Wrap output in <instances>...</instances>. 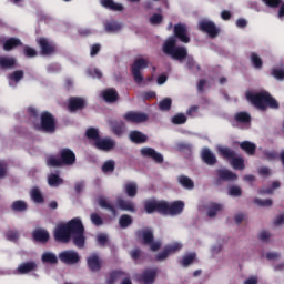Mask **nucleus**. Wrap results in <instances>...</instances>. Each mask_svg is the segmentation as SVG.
Masks as SVG:
<instances>
[{"label":"nucleus","instance_id":"f257e3e1","mask_svg":"<svg viewBox=\"0 0 284 284\" xmlns=\"http://www.w3.org/2000/svg\"><path fill=\"white\" fill-rule=\"evenodd\" d=\"M57 243H69L72 240L78 250L85 247V226L80 217H73L67 223L58 224L53 231Z\"/></svg>","mask_w":284,"mask_h":284},{"label":"nucleus","instance_id":"f03ea898","mask_svg":"<svg viewBox=\"0 0 284 284\" xmlns=\"http://www.w3.org/2000/svg\"><path fill=\"white\" fill-rule=\"evenodd\" d=\"M174 37H169L162 44V52L166 57L183 63L187 59V48L176 45V39L182 43H190L191 39L187 34V27L183 23L174 26Z\"/></svg>","mask_w":284,"mask_h":284},{"label":"nucleus","instance_id":"7ed1b4c3","mask_svg":"<svg viewBox=\"0 0 284 284\" xmlns=\"http://www.w3.org/2000/svg\"><path fill=\"white\" fill-rule=\"evenodd\" d=\"M245 97L246 100L254 105V108H257V110H261L262 112H265L267 108H271V110H278V108H281L278 101L275 100V98L272 97L268 91H260L257 93L247 91Z\"/></svg>","mask_w":284,"mask_h":284},{"label":"nucleus","instance_id":"20e7f679","mask_svg":"<svg viewBox=\"0 0 284 284\" xmlns=\"http://www.w3.org/2000/svg\"><path fill=\"white\" fill-rule=\"evenodd\" d=\"M77 163V154L69 148L60 150V158L51 155L47 159L48 168H63L74 165Z\"/></svg>","mask_w":284,"mask_h":284},{"label":"nucleus","instance_id":"39448f33","mask_svg":"<svg viewBox=\"0 0 284 284\" xmlns=\"http://www.w3.org/2000/svg\"><path fill=\"white\" fill-rule=\"evenodd\" d=\"M39 130L45 132V134H54L57 132V119L52 113L43 111L40 114Z\"/></svg>","mask_w":284,"mask_h":284},{"label":"nucleus","instance_id":"423d86ee","mask_svg":"<svg viewBox=\"0 0 284 284\" xmlns=\"http://www.w3.org/2000/svg\"><path fill=\"white\" fill-rule=\"evenodd\" d=\"M217 152L223 159H229L231 161V165L234 170H245V160L243 158H236V152L232 149L220 146Z\"/></svg>","mask_w":284,"mask_h":284},{"label":"nucleus","instance_id":"0eeeda50","mask_svg":"<svg viewBox=\"0 0 284 284\" xmlns=\"http://www.w3.org/2000/svg\"><path fill=\"white\" fill-rule=\"evenodd\" d=\"M37 43L40 48V54L42 57H52L57 54V44L45 37H40L37 39Z\"/></svg>","mask_w":284,"mask_h":284},{"label":"nucleus","instance_id":"6e6552de","mask_svg":"<svg viewBox=\"0 0 284 284\" xmlns=\"http://www.w3.org/2000/svg\"><path fill=\"white\" fill-rule=\"evenodd\" d=\"M138 236H142L143 245H149L151 252H159L161 250V242H154L152 230L138 231Z\"/></svg>","mask_w":284,"mask_h":284},{"label":"nucleus","instance_id":"1a4fd4ad","mask_svg":"<svg viewBox=\"0 0 284 284\" xmlns=\"http://www.w3.org/2000/svg\"><path fill=\"white\" fill-rule=\"evenodd\" d=\"M183 210H185V202L178 200L171 203L164 201V211L163 214L165 216H179V214H183Z\"/></svg>","mask_w":284,"mask_h":284},{"label":"nucleus","instance_id":"9d476101","mask_svg":"<svg viewBox=\"0 0 284 284\" xmlns=\"http://www.w3.org/2000/svg\"><path fill=\"white\" fill-rule=\"evenodd\" d=\"M145 68H148V60L143 58L134 60L131 67V73L133 75L135 83H143V75L141 74V70H145Z\"/></svg>","mask_w":284,"mask_h":284},{"label":"nucleus","instance_id":"9b49d317","mask_svg":"<svg viewBox=\"0 0 284 284\" xmlns=\"http://www.w3.org/2000/svg\"><path fill=\"white\" fill-rule=\"evenodd\" d=\"M197 28L200 32L209 34L211 39H216V37H219V33L221 32V30L216 27L214 21L210 20H201L197 24Z\"/></svg>","mask_w":284,"mask_h":284},{"label":"nucleus","instance_id":"f8f14e48","mask_svg":"<svg viewBox=\"0 0 284 284\" xmlns=\"http://www.w3.org/2000/svg\"><path fill=\"white\" fill-rule=\"evenodd\" d=\"M58 258L64 265H77V263H80L81 261V256L79 255V253L73 250L62 251L61 253H59Z\"/></svg>","mask_w":284,"mask_h":284},{"label":"nucleus","instance_id":"ddd939ff","mask_svg":"<svg viewBox=\"0 0 284 284\" xmlns=\"http://www.w3.org/2000/svg\"><path fill=\"white\" fill-rule=\"evenodd\" d=\"M163 211H165L164 201H156L155 199H150L144 201V212L146 214H154V212H158V214H163Z\"/></svg>","mask_w":284,"mask_h":284},{"label":"nucleus","instance_id":"4468645a","mask_svg":"<svg viewBox=\"0 0 284 284\" xmlns=\"http://www.w3.org/2000/svg\"><path fill=\"white\" fill-rule=\"evenodd\" d=\"M140 154L144 159H152V161H154V163H158V164H161L164 161L163 154L156 152V150L150 146L142 148L140 150Z\"/></svg>","mask_w":284,"mask_h":284},{"label":"nucleus","instance_id":"2eb2a0df","mask_svg":"<svg viewBox=\"0 0 284 284\" xmlns=\"http://www.w3.org/2000/svg\"><path fill=\"white\" fill-rule=\"evenodd\" d=\"M123 119L126 120L128 123H145L149 116L148 113L129 111Z\"/></svg>","mask_w":284,"mask_h":284},{"label":"nucleus","instance_id":"dca6fc26","mask_svg":"<svg viewBox=\"0 0 284 284\" xmlns=\"http://www.w3.org/2000/svg\"><path fill=\"white\" fill-rule=\"evenodd\" d=\"M87 103L85 99L79 97L69 98L68 110L71 112H77L79 110H84Z\"/></svg>","mask_w":284,"mask_h":284},{"label":"nucleus","instance_id":"f3484780","mask_svg":"<svg viewBox=\"0 0 284 284\" xmlns=\"http://www.w3.org/2000/svg\"><path fill=\"white\" fill-rule=\"evenodd\" d=\"M109 125L111 128L112 134L118 138L123 136V134L125 133V122L121 120H111L109 121Z\"/></svg>","mask_w":284,"mask_h":284},{"label":"nucleus","instance_id":"a211bd4d","mask_svg":"<svg viewBox=\"0 0 284 284\" xmlns=\"http://www.w3.org/2000/svg\"><path fill=\"white\" fill-rule=\"evenodd\" d=\"M201 159L206 165H216V154H214L210 148H203L201 151Z\"/></svg>","mask_w":284,"mask_h":284},{"label":"nucleus","instance_id":"6ab92c4d","mask_svg":"<svg viewBox=\"0 0 284 284\" xmlns=\"http://www.w3.org/2000/svg\"><path fill=\"white\" fill-rule=\"evenodd\" d=\"M94 145L98 150H102L103 152H110V150H113L115 142L110 138H100L97 142H94Z\"/></svg>","mask_w":284,"mask_h":284},{"label":"nucleus","instance_id":"aec40b11","mask_svg":"<svg viewBox=\"0 0 284 284\" xmlns=\"http://www.w3.org/2000/svg\"><path fill=\"white\" fill-rule=\"evenodd\" d=\"M21 45H23V42H21V39L17 37H11L3 42L2 48L4 52H11V50H16V48H21Z\"/></svg>","mask_w":284,"mask_h":284},{"label":"nucleus","instance_id":"412c9836","mask_svg":"<svg viewBox=\"0 0 284 284\" xmlns=\"http://www.w3.org/2000/svg\"><path fill=\"white\" fill-rule=\"evenodd\" d=\"M129 139L131 141V143H135L136 145H141L143 143H148V135L144 134L141 131H131L129 133Z\"/></svg>","mask_w":284,"mask_h":284},{"label":"nucleus","instance_id":"4be33fe9","mask_svg":"<svg viewBox=\"0 0 284 284\" xmlns=\"http://www.w3.org/2000/svg\"><path fill=\"white\" fill-rule=\"evenodd\" d=\"M17 65V58L0 55V70H12Z\"/></svg>","mask_w":284,"mask_h":284},{"label":"nucleus","instance_id":"5701e85b","mask_svg":"<svg viewBox=\"0 0 284 284\" xmlns=\"http://www.w3.org/2000/svg\"><path fill=\"white\" fill-rule=\"evenodd\" d=\"M156 278V271L155 270H145L141 275L138 276L140 283L144 284H152Z\"/></svg>","mask_w":284,"mask_h":284},{"label":"nucleus","instance_id":"b1692460","mask_svg":"<svg viewBox=\"0 0 284 284\" xmlns=\"http://www.w3.org/2000/svg\"><path fill=\"white\" fill-rule=\"evenodd\" d=\"M87 265L90 272H99L102 267L101 258H99V255L93 254L87 258Z\"/></svg>","mask_w":284,"mask_h":284},{"label":"nucleus","instance_id":"393cba45","mask_svg":"<svg viewBox=\"0 0 284 284\" xmlns=\"http://www.w3.org/2000/svg\"><path fill=\"white\" fill-rule=\"evenodd\" d=\"M32 236L38 243H48L50 241V233L45 229H36L32 232Z\"/></svg>","mask_w":284,"mask_h":284},{"label":"nucleus","instance_id":"a878e982","mask_svg":"<svg viewBox=\"0 0 284 284\" xmlns=\"http://www.w3.org/2000/svg\"><path fill=\"white\" fill-rule=\"evenodd\" d=\"M102 98L105 103H116L119 101V92H116V89L110 88L102 92Z\"/></svg>","mask_w":284,"mask_h":284},{"label":"nucleus","instance_id":"bb28decb","mask_svg":"<svg viewBox=\"0 0 284 284\" xmlns=\"http://www.w3.org/2000/svg\"><path fill=\"white\" fill-rule=\"evenodd\" d=\"M37 262L29 261L20 264L17 268L19 274H30V272H37Z\"/></svg>","mask_w":284,"mask_h":284},{"label":"nucleus","instance_id":"cd10ccee","mask_svg":"<svg viewBox=\"0 0 284 284\" xmlns=\"http://www.w3.org/2000/svg\"><path fill=\"white\" fill-rule=\"evenodd\" d=\"M216 174L221 181H236L239 179V175L236 173L227 170V169H219L216 170Z\"/></svg>","mask_w":284,"mask_h":284},{"label":"nucleus","instance_id":"c85d7f7f","mask_svg":"<svg viewBox=\"0 0 284 284\" xmlns=\"http://www.w3.org/2000/svg\"><path fill=\"white\" fill-rule=\"evenodd\" d=\"M118 207L122 210L123 212H136V206L134 205V202L123 200V199H118L116 200Z\"/></svg>","mask_w":284,"mask_h":284},{"label":"nucleus","instance_id":"c756f323","mask_svg":"<svg viewBox=\"0 0 284 284\" xmlns=\"http://www.w3.org/2000/svg\"><path fill=\"white\" fill-rule=\"evenodd\" d=\"M234 121L241 123L242 125H247L252 123V115L245 111H240L235 113Z\"/></svg>","mask_w":284,"mask_h":284},{"label":"nucleus","instance_id":"7c9ffc66","mask_svg":"<svg viewBox=\"0 0 284 284\" xmlns=\"http://www.w3.org/2000/svg\"><path fill=\"white\" fill-rule=\"evenodd\" d=\"M101 6L106 10H112V12L123 11V4L116 3L114 0H101Z\"/></svg>","mask_w":284,"mask_h":284},{"label":"nucleus","instance_id":"2f4dec72","mask_svg":"<svg viewBox=\"0 0 284 284\" xmlns=\"http://www.w3.org/2000/svg\"><path fill=\"white\" fill-rule=\"evenodd\" d=\"M48 185H50V187H59L63 185V178H61L59 173H50L48 175Z\"/></svg>","mask_w":284,"mask_h":284},{"label":"nucleus","instance_id":"473e14b6","mask_svg":"<svg viewBox=\"0 0 284 284\" xmlns=\"http://www.w3.org/2000/svg\"><path fill=\"white\" fill-rule=\"evenodd\" d=\"M98 204L100 205V207H102V210H108L109 212H111V214H113V216H116V214H118L116 207H114V205L112 203H110L108 201V199L99 197Z\"/></svg>","mask_w":284,"mask_h":284},{"label":"nucleus","instance_id":"72a5a7b5","mask_svg":"<svg viewBox=\"0 0 284 284\" xmlns=\"http://www.w3.org/2000/svg\"><path fill=\"white\" fill-rule=\"evenodd\" d=\"M240 148H241V150H243V152H246V154H248V156H254V154H256V144H254L250 141L241 142Z\"/></svg>","mask_w":284,"mask_h":284},{"label":"nucleus","instance_id":"f704fd0d","mask_svg":"<svg viewBox=\"0 0 284 284\" xmlns=\"http://www.w3.org/2000/svg\"><path fill=\"white\" fill-rule=\"evenodd\" d=\"M30 196L34 203H45V197H43V194L41 193L39 186H34L33 189H31Z\"/></svg>","mask_w":284,"mask_h":284},{"label":"nucleus","instance_id":"c9c22d12","mask_svg":"<svg viewBox=\"0 0 284 284\" xmlns=\"http://www.w3.org/2000/svg\"><path fill=\"white\" fill-rule=\"evenodd\" d=\"M124 192L126 196H129L130 199H134V196L139 194V186H136V183L134 182H129L124 186Z\"/></svg>","mask_w":284,"mask_h":284},{"label":"nucleus","instance_id":"e433bc0d","mask_svg":"<svg viewBox=\"0 0 284 284\" xmlns=\"http://www.w3.org/2000/svg\"><path fill=\"white\" fill-rule=\"evenodd\" d=\"M194 261H196V254L193 253H189L186 255H184L180 261V265H182V267H190V265H192L194 263Z\"/></svg>","mask_w":284,"mask_h":284},{"label":"nucleus","instance_id":"4c0bfd02","mask_svg":"<svg viewBox=\"0 0 284 284\" xmlns=\"http://www.w3.org/2000/svg\"><path fill=\"white\" fill-rule=\"evenodd\" d=\"M42 263H49V265H57L59 263V257L52 252H45L41 257Z\"/></svg>","mask_w":284,"mask_h":284},{"label":"nucleus","instance_id":"58836bf2","mask_svg":"<svg viewBox=\"0 0 284 284\" xmlns=\"http://www.w3.org/2000/svg\"><path fill=\"white\" fill-rule=\"evenodd\" d=\"M178 181L182 187H185V190H194V181L187 178V175H180Z\"/></svg>","mask_w":284,"mask_h":284},{"label":"nucleus","instance_id":"ea45409f","mask_svg":"<svg viewBox=\"0 0 284 284\" xmlns=\"http://www.w3.org/2000/svg\"><path fill=\"white\" fill-rule=\"evenodd\" d=\"M132 223H134V220L131 215L122 214L119 219V225L122 230H128Z\"/></svg>","mask_w":284,"mask_h":284},{"label":"nucleus","instance_id":"a19ab883","mask_svg":"<svg viewBox=\"0 0 284 284\" xmlns=\"http://www.w3.org/2000/svg\"><path fill=\"white\" fill-rule=\"evenodd\" d=\"M125 276V273L122 271H112L109 274V277L106 278V284H114L116 283L120 278H123Z\"/></svg>","mask_w":284,"mask_h":284},{"label":"nucleus","instance_id":"79ce46f5","mask_svg":"<svg viewBox=\"0 0 284 284\" xmlns=\"http://www.w3.org/2000/svg\"><path fill=\"white\" fill-rule=\"evenodd\" d=\"M12 212H26L28 210V203L23 200H17L11 204Z\"/></svg>","mask_w":284,"mask_h":284},{"label":"nucleus","instance_id":"37998d69","mask_svg":"<svg viewBox=\"0 0 284 284\" xmlns=\"http://www.w3.org/2000/svg\"><path fill=\"white\" fill-rule=\"evenodd\" d=\"M250 60L255 70L263 69V59H261V57H258L256 52L251 53Z\"/></svg>","mask_w":284,"mask_h":284},{"label":"nucleus","instance_id":"c03bdc74","mask_svg":"<svg viewBox=\"0 0 284 284\" xmlns=\"http://www.w3.org/2000/svg\"><path fill=\"white\" fill-rule=\"evenodd\" d=\"M221 210H223V206L221 204L212 203L207 209V216L210 219H214V216H216V214H219V212H221Z\"/></svg>","mask_w":284,"mask_h":284},{"label":"nucleus","instance_id":"a18cd8bd","mask_svg":"<svg viewBox=\"0 0 284 284\" xmlns=\"http://www.w3.org/2000/svg\"><path fill=\"white\" fill-rule=\"evenodd\" d=\"M87 139H91L92 141H99L101 139V135H99V130L95 128H89L85 132Z\"/></svg>","mask_w":284,"mask_h":284},{"label":"nucleus","instance_id":"49530a36","mask_svg":"<svg viewBox=\"0 0 284 284\" xmlns=\"http://www.w3.org/2000/svg\"><path fill=\"white\" fill-rule=\"evenodd\" d=\"M23 70H16L11 74H9V81H13L14 83H19L24 77Z\"/></svg>","mask_w":284,"mask_h":284},{"label":"nucleus","instance_id":"de8ad7c7","mask_svg":"<svg viewBox=\"0 0 284 284\" xmlns=\"http://www.w3.org/2000/svg\"><path fill=\"white\" fill-rule=\"evenodd\" d=\"M172 123L174 125H183L184 123H187V116L183 113H178L172 118Z\"/></svg>","mask_w":284,"mask_h":284},{"label":"nucleus","instance_id":"09e8293b","mask_svg":"<svg viewBox=\"0 0 284 284\" xmlns=\"http://www.w3.org/2000/svg\"><path fill=\"white\" fill-rule=\"evenodd\" d=\"M116 168V163L114 162V160H109L105 161L102 165V172H104L105 174L108 172H114V169Z\"/></svg>","mask_w":284,"mask_h":284},{"label":"nucleus","instance_id":"8fccbe9b","mask_svg":"<svg viewBox=\"0 0 284 284\" xmlns=\"http://www.w3.org/2000/svg\"><path fill=\"white\" fill-rule=\"evenodd\" d=\"M160 110L168 112L172 109V99L165 98L159 104Z\"/></svg>","mask_w":284,"mask_h":284},{"label":"nucleus","instance_id":"3c124183","mask_svg":"<svg viewBox=\"0 0 284 284\" xmlns=\"http://www.w3.org/2000/svg\"><path fill=\"white\" fill-rule=\"evenodd\" d=\"M121 28H122L121 23L114 22V21L108 22L105 24L106 32H119L121 30Z\"/></svg>","mask_w":284,"mask_h":284},{"label":"nucleus","instance_id":"603ef678","mask_svg":"<svg viewBox=\"0 0 284 284\" xmlns=\"http://www.w3.org/2000/svg\"><path fill=\"white\" fill-rule=\"evenodd\" d=\"M23 54H24V57H27V59H34V57H37L38 52H37V49L29 47V45H24Z\"/></svg>","mask_w":284,"mask_h":284},{"label":"nucleus","instance_id":"864d4df0","mask_svg":"<svg viewBox=\"0 0 284 284\" xmlns=\"http://www.w3.org/2000/svg\"><path fill=\"white\" fill-rule=\"evenodd\" d=\"M151 26H161L163 23V14L161 13H153L150 18Z\"/></svg>","mask_w":284,"mask_h":284},{"label":"nucleus","instance_id":"5fc2aeb1","mask_svg":"<svg viewBox=\"0 0 284 284\" xmlns=\"http://www.w3.org/2000/svg\"><path fill=\"white\" fill-rule=\"evenodd\" d=\"M164 248H166L168 254L170 256V254H176V252H179L180 250L183 248V245L180 243H174L172 245L165 246Z\"/></svg>","mask_w":284,"mask_h":284},{"label":"nucleus","instance_id":"6e6d98bb","mask_svg":"<svg viewBox=\"0 0 284 284\" xmlns=\"http://www.w3.org/2000/svg\"><path fill=\"white\" fill-rule=\"evenodd\" d=\"M277 187H281V182L278 181H274L272 183V186L266 189V190H260L258 194H272L274 192V190H277Z\"/></svg>","mask_w":284,"mask_h":284},{"label":"nucleus","instance_id":"4d7b16f0","mask_svg":"<svg viewBox=\"0 0 284 284\" xmlns=\"http://www.w3.org/2000/svg\"><path fill=\"white\" fill-rule=\"evenodd\" d=\"M186 68L189 70H196V72L201 71V65L196 64V61H194V58H187Z\"/></svg>","mask_w":284,"mask_h":284},{"label":"nucleus","instance_id":"13d9d810","mask_svg":"<svg viewBox=\"0 0 284 284\" xmlns=\"http://www.w3.org/2000/svg\"><path fill=\"white\" fill-rule=\"evenodd\" d=\"M178 152H192V144L180 142L176 144Z\"/></svg>","mask_w":284,"mask_h":284},{"label":"nucleus","instance_id":"bf43d9fd","mask_svg":"<svg viewBox=\"0 0 284 284\" xmlns=\"http://www.w3.org/2000/svg\"><path fill=\"white\" fill-rule=\"evenodd\" d=\"M6 239L12 242L19 241V231H12V230L7 231Z\"/></svg>","mask_w":284,"mask_h":284},{"label":"nucleus","instance_id":"052dcab7","mask_svg":"<svg viewBox=\"0 0 284 284\" xmlns=\"http://www.w3.org/2000/svg\"><path fill=\"white\" fill-rule=\"evenodd\" d=\"M263 156L264 159H266V161H275V159H278V152H276L275 150L264 151Z\"/></svg>","mask_w":284,"mask_h":284},{"label":"nucleus","instance_id":"680f3d73","mask_svg":"<svg viewBox=\"0 0 284 284\" xmlns=\"http://www.w3.org/2000/svg\"><path fill=\"white\" fill-rule=\"evenodd\" d=\"M229 194L230 196H241L243 194V190H241V186L232 185L229 187Z\"/></svg>","mask_w":284,"mask_h":284},{"label":"nucleus","instance_id":"e2e57ef3","mask_svg":"<svg viewBox=\"0 0 284 284\" xmlns=\"http://www.w3.org/2000/svg\"><path fill=\"white\" fill-rule=\"evenodd\" d=\"M91 222L98 227L103 225V219L101 217V215H99V213H91Z\"/></svg>","mask_w":284,"mask_h":284},{"label":"nucleus","instance_id":"0e129e2a","mask_svg":"<svg viewBox=\"0 0 284 284\" xmlns=\"http://www.w3.org/2000/svg\"><path fill=\"white\" fill-rule=\"evenodd\" d=\"M271 74L274 79H277V81H283L284 79V70L282 69H272Z\"/></svg>","mask_w":284,"mask_h":284},{"label":"nucleus","instance_id":"69168bd1","mask_svg":"<svg viewBox=\"0 0 284 284\" xmlns=\"http://www.w3.org/2000/svg\"><path fill=\"white\" fill-rule=\"evenodd\" d=\"M254 203L256 205H260V207H271L273 202L270 199H266V200L255 199Z\"/></svg>","mask_w":284,"mask_h":284},{"label":"nucleus","instance_id":"338daca9","mask_svg":"<svg viewBox=\"0 0 284 284\" xmlns=\"http://www.w3.org/2000/svg\"><path fill=\"white\" fill-rule=\"evenodd\" d=\"M97 243L100 244L102 247L108 245V235L100 233L97 235Z\"/></svg>","mask_w":284,"mask_h":284},{"label":"nucleus","instance_id":"774afa93","mask_svg":"<svg viewBox=\"0 0 284 284\" xmlns=\"http://www.w3.org/2000/svg\"><path fill=\"white\" fill-rule=\"evenodd\" d=\"M281 1L282 0H262L267 8H278V6H281Z\"/></svg>","mask_w":284,"mask_h":284}]
</instances>
